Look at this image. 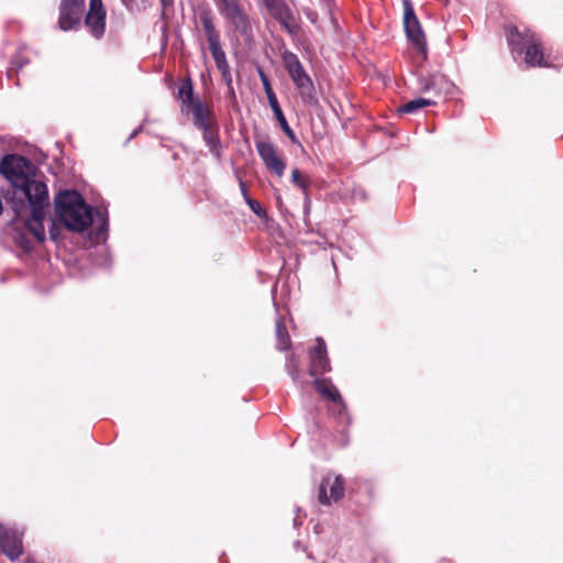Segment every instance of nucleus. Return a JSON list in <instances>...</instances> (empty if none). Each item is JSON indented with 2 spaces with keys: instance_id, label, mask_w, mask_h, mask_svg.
Segmentation results:
<instances>
[{
  "instance_id": "obj_25",
  "label": "nucleus",
  "mask_w": 563,
  "mask_h": 563,
  "mask_svg": "<svg viewBox=\"0 0 563 563\" xmlns=\"http://www.w3.org/2000/svg\"><path fill=\"white\" fill-rule=\"evenodd\" d=\"M14 241L24 251H31L33 249V242L27 236L26 232H16Z\"/></svg>"
},
{
  "instance_id": "obj_26",
  "label": "nucleus",
  "mask_w": 563,
  "mask_h": 563,
  "mask_svg": "<svg viewBox=\"0 0 563 563\" xmlns=\"http://www.w3.org/2000/svg\"><path fill=\"white\" fill-rule=\"evenodd\" d=\"M209 51L214 59L216 65L227 60L225 52L222 49L221 42L209 46Z\"/></svg>"
},
{
  "instance_id": "obj_4",
  "label": "nucleus",
  "mask_w": 563,
  "mask_h": 563,
  "mask_svg": "<svg viewBox=\"0 0 563 563\" xmlns=\"http://www.w3.org/2000/svg\"><path fill=\"white\" fill-rule=\"evenodd\" d=\"M178 98L181 101V111L191 113L194 125L197 129L217 124V118L212 104L202 102L199 96H195L194 84L187 78L178 87Z\"/></svg>"
},
{
  "instance_id": "obj_16",
  "label": "nucleus",
  "mask_w": 563,
  "mask_h": 563,
  "mask_svg": "<svg viewBox=\"0 0 563 563\" xmlns=\"http://www.w3.org/2000/svg\"><path fill=\"white\" fill-rule=\"evenodd\" d=\"M0 547L9 560H18L23 554L22 533L0 526Z\"/></svg>"
},
{
  "instance_id": "obj_32",
  "label": "nucleus",
  "mask_w": 563,
  "mask_h": 563,
  "mask_svg": "<svg viewBox=\"0 0 563 563\" xmlns=\"http://www.w3.org/2000/svg\"><path fill=\"white\" fill-rule=\"evenodd\" d=\"M163 7H167L172 3V0H161Z\"/></svg>"
},
{
  "instance_id": "obj_1",
  "label": "nucleus",
  "mask_w": 563,
  "mask_h": 563,
  "mask_svg": "<svg viewBox=\"0 0 563 563\" xmlns=\"http://www.w3.org/2000/svg\"><path fill=\"white\" fill-rule=\"evenodd\" d=\"M55 217L68 231L82 232L92 223V208L76 190H65L55 197Z\"/></svg>"
},
{
  "instance_id": "obj_6",
  "label": "nucleus",
  "mask_w": 563,
  "mask_h": 563,
  "mask_svg": "<svg viewBox=\"0 0 563 563\" xmlns=\"http://www.w3.org/2000/svg\"><path fill=\"white\" fill-rule=\"evenodd\" d=\"M34 196L27 198L31 217L24 222L25 230L36 242L41 243L45 240L44 218L46 208L48 207V190L46 185H37L33 187Z\"/></svg>"
},
{
  "instance_id": "obj_9",
  "label": "nucleus",
  "mask_w": 563,
  "mask_h": 563,
  "mask_svg": "<svg viewBox=\"0 0 563 563\" xmlns=\"http://www.w3.org/2000/svg\"><path fill=\"white\" fill-rule=\"evenodd\" d=\"M256 151L265 167L277 177H282L286 169V161L277 146L268 137L255 140Z\"/></svg>"
},
{
  "instance_id": "obj_19",
  "label": "nucleus",
  "mask_w": 563,
  "mask_h": 563,
  "mask_svg": "<svg viewBox=\"0 0 563 563\" xmlns=\"http://www.w3.org/2000/svg\"><path fill=\"white\" fill-rule=\"evenodd\" d=\"M199 20L202 25V30L208 42V45L218 44L221 42L220 33L216 29L213 23L212 13L209 9H205L199 13Z\"/></svg>"
},
{
  "instance_id": "obj_31",
  "label": "nucleus",
  "mask_w": 563,
  "mask_h": 563,
  "mask_svg": "<svg viewBox=\"0 0 563 563\" xmlns=\"http://www.w3.org/2000/svg\"><path fill=\"white\" fill-rule=\"evenodd\" d=\"M240 189H241V192H242L244 199L246 200V197H249V194H247V187L243 180H240Z\"/></svg>"
},
{
  "instance_id": "obj_17",
  "label": "nucleus",
  "mask_w": 563,
  "mask_h": 563,
  "mask_svg": "<svg viewBox=\"0 0 563 563\" xmlns=\"http://www.w3.org/2000/svg\"><path fill=\"white\" fill-rule=\"evenodd\" d=\"M419 88L421 92H432L434 96L440 97L443 93H449L453 84L442 74H432L419 78Z\"/></svg>"
},
{
  "instance_id": "obj_10",
  "label": "nucleus",
  "mask_w": 563,
  "mask_h": 563,
  "mask_svg": "<svg viewBox=\"0 0 563 563\" xmlns=\"http://www.w3.org/2000/svg\"><path fill=\"white\" fill-rule=\"evenodd\" d=\"M345 481L342 475L327 474L323 476L318 490V501L323 506L338 503L344 497Z\"/></svg>"
},
{
  "instance_id": "obj_12",
  "label": "nucleus",
  "mask_w": 563,
  "mask_h": 563,
  "mask_svg": "<svg viewBox=\"0 0 563 563\" xmlns=\"http://www.w3.org/2000/svg\"><path fill=\"white\" fill-rule=\"evenodd\" d=\"M85 0H62L59 4L58 25L63 31L77 29L80 25Z\"/></svg>"
},
{
  "instance_id": "obj_30",
  "label": "nucleus",
  "mask_w": 563,
  "mask_h": 563,
  "mask_svg": "<svg viewBox=\"0 0 563 563\" xmlns=\"http://www.w3.org/2000/svg\"><path fill=\"white\" fill-rule=\"evenodd\" d=\"M217 68H218V70H219L221 74H224V73L230 71V65H229V62H228V60H225V62H223V64H222V63H218V64H217Z\"/></svg>"
},
{
  "instance_id": "obj_15",
  "label": "nucleus",
  "mask_w": 563,
  "mask_h": 563,
  "mask_svg": "<svg viewBox=\"0 0 563 563\" xmlns=\"http://www.w3.org/2000/svg\"><path fill=\"white\" fill-rule=\"evenodd\" d=\"M107 11L102 0H89V10L85 18V25L91 35L101 38L106 32Z\"/></svg>"
},
{
  "instance_id": "obj_33",
  "label": "nucleus",
  "mask_w": 563,
  "mask_h": 563,
  "mask_svg": "<svg viewBox=\"0 0 563 563\" xmlns=\"http://www.w3.org/2000/svg\"><path fill=\"white\" fill-rule=\"evenodd\" d=\"M367 493L371 497H373V489L371 487H367Z\"/></svg>"
},
{
  "instance_id": "obj_11",
  "label": "nucleus",
  "mask_w": 563,
  "mask_h": 563,
  "mask_svg": "<svg viewBox=\"0 0 563 563\" xmlns=\"http://www.w3.org/2000/svg\"><path fill=\"white\" fill-rule=\"evenodd\" d=\"M404 26L408 40L426 54V37L410 0H402Z\"/></svg>"
},
{
  "instance_id": "obj_22",
  "label": "nucleus",
  "mask_w": 563,
  "mask_h": 563,
  "mask_svg": "<svg viewBox=\"0 0 563 563\" xmlns=\"http://www.w3.org/2000/svg\"><path fill=\"white\" fill-rule=\"evenodd\" d=\"M434 104H435L434 100L427 99V98H417L415 100H410V101L401 104L398 108V112L399 113H415L424 107H430V106H434Z\"/></svg>"
},
{
  "instance_id": "obj_27",
  "label": "nucleus",
  "mask_w": 563,
  "mask_h": 563,
  "mask_svg": "<svg viewBox=\"0 0 563 563\" xmlns=\"http://www.w3.org/2000/svg\"><path fill=\"white\" fill-rule=\"evenodd\" d=\"M246 203L256 216L261 218L266 217V211L262 208L261 203L257 200L251 197H246Z\"/></svg>"
},
{
  "instance_id": "obj_20",
  "label": "nucleus",
  "mask_w": 563,
  "mask_h": 563,
  "mask_svg": "<svg viewBox=\"0 0 563 563\" xmlns=\"http://www.w3.org/2000/svg\"><path fill=\"white\" fill-rule=\"evenodd\" d=\"M267 100H268L269 107H271L277 122L279 123L282 130L284 131V133L288 136V139L292 143H299L296 134L294 133L292 129L289 126V124L284 115V112L279 106L276 95L267 97Z\"/></svg>"
},
{
  "instance_id": "obj_5",
  "label": "nucleus",
  "mask_w": 563,
  "mask_h": 563,
  "mask_svg": "<svg viewBox=\"0 0 563 563\" xmlns=\"http://www.w3.org/2000/svg\"><path fill=\"white\" fill-rule=\"evenodd\" d=\"M284 68L291 78L296 89L298 90L302 101L309 106L318 103L316 89L311 77L307 74L298 56L290 52L282 53Z\"/></svg>"
},
{
  "instance_id": "obj_3",
  "label": "nucleus",
  "mask_w": 563,
  "mask_h": 563,
  "mask_svg": "<svg viewBox=\"0 0 563 563\" xmlns=\"http://www.w3.org/2000/svg\"><path fill=\"white\" fill-rule=\"evenodd\" d=\"M35 166L32 162L21 155L7 154L0 162V174H2L21 194L27 199L34 196L33 187L45 185L41 180L33 179Z\"/></svg>"
},
{
  "instance_id": "obj_29",
  "label": "nucleus",
  "mask_w": 563,
  "mask_h": 563,
  "mask_svg": "<svg viewBox=\"0 0 563 563\" xmlns=\"http://www.w3.org/2000/svg\"><path fill=\"white\" fill-rule=\"evenodd\" d=\"M221 77H222L223 81L225 82L230 95L234 96L231 70L228 73L221 74Z\"/></svg>"
},
{
  "instance_id": "obj_13",
  "label": "nucleus",
  "mask_w": 563,
  "mask_h": 563,
  "mask_svg": "<svg viewBox=\"0 0 563 563\" xmlns=\"http://www.w3.org/2000/svg\"><path fill=\"white\" fill-rule=\"evenodd\" d=\"M313 385L320 397L323 400L330 401L332 404L331 410L333 413L341 418L344 417L346 413V406L340 391L333 385L332 380L329 378H321V376H319L316 377Z\"/></svg>"
},
{
  "instance_id": "obj_24",
  "label": "nucleus",
  "mask_w": 563,
  "mask_h": 563,
  "mask_svg": "<svg viewBox=\"0 0 563 563\" xmlns=\"http://www.w3.org/2000/svg\"><path fill=\"white\" fill-rule=\"evenodd\" d=\"M286 368L288 371V374L292 377V379H298L299 377V374H300V368H299V362H298V358L295 354H290L288 356V363L286 365Z\"/></svg>"
},
{
  "instance_id": "obj_2",
  "label": "nucleus",
  "mask_w": 563,
  "mask_h": 563,
  "mask_svg": "<svg viewBox=\"0 0 563 563\" xmlns=\"http://www.w3.org/2000/svg\"><path fill=\"white\" fill-rule=\"evenodd\" d=\"M507 44L512 53L523 54L528 67L552 66L541 36L530 29L520 31L516 25L505 26Z\"/></svg>"
},
{
  "instance_id": "obj_34",
  "label": "nucleus",
  "mask_w": 563,
  "mask_h": 563,
  "mask_svg": "<svg viewBox=\"0 0 563 563\" xmlns=\"http://www.w3.org/2000/svg\"><path fill=\"white\" fill-rule=\"evenodd\" d=\"M51 236H52L53 239H55V235H54L53 230H51Z\"/></svg>"
},
{
  "instance_id": "obj_14",
  "label": "nucleus",
  "mask_w": 563,
  "mask_h": 563,
  "mask_svg": "<svg viewBox=\"0 0 563 563\" xmlns=\"http://www.w3.org/2000/svg\"><path fill=\"white\" fill-rule=\"evenodd\" d=\"M309 374L319 377L331 371L325 342L322 338L316 339V344L309 350Z\"/></svg>"
},
{
  "instance_id": "obj_23",
  "label": "nucleus",
  "mask_w": 563,
  "mask_h": 563,
  "mask_svg": "<svg viewBox=\"0 0 563 563\" xmlns=\"http://www.w3.org/2000/svg\"><path fill=\"white\" fill-rule=\"evenodd\" d=\"M291 181L295 186L300 188L306 197H308V189L311 185V180L309 176L301 173L298 168L292 169L291 172Z\"/></svg>"
},
{
  "instance_id": "obj_28",
  "label": "nucleus",
  "mask_w": 563,
  "mask_h": 563,
  "mask_svg": "<svg viewBox=\"0 0 563 563\" xmlns=\"http://www.w3.org/2000/svg\"><path fill=\"white\" fill-rule=\"evenodd\" d=\"M258 75H260L261 81L263 84V88H264L266 97L275 95L267 75L261 69L258 71Z\"/></svg>"
},
{
  "instance_id": "obj_8",
  "label": "nucleus",
  "mask_w": 563,
  "mask_h": 563,
  "mask_svg": "<svg viewBox=\"0 0 563 563\" xmlns=\"http://www.w3.org/2000/svg\"><path fill=\"white\" fill-rule=\"evenodd\" d=\"M262 3L268 14L276 20L282 29L289 35L296 36L299 33L300 26L298 20L286 0H262Z\"/></svg>"
},
{
  "instance_id": "obj_21",
  "label": "nucleus",
  "mask_w": 563,
  "mask_h": 563,
  "mask_svg": "<svg viewBox=\"0 0 563 563\" xmlns=\"http://www.w3.org/2000/svg\"><path fill=\"white\" fill-rule=\"evenodd\" d=\"M276 347L279 351H287L291 346V339L285 321L278 318L275 323Z\"/></svg>"
},
{
  "instance_id": "obj_7",
  "label": "nucleus",
  "mask_w": 563,
  "mask_h": 563,
  "mask_svg": "<svg viewBox=\"0 0 563 563\" xmlns=\"http://www.w3.org/2000/svg\"><path fill=\"white\" fill-rule=\"evenodd\" d=\"M219 13L235 32L244 37L252 35V23L241 0H213Z\"/></svg>"
},
{
  "instance_id": "obj_18",
  "label": "nucleus",
  "mask_w": 563,
  "mask_h": 563,
  "mask_svg": "<svg viewBox=\"0 0 563 563\" xmlns=\"http://www.w3.org/2000/svg\"><path fill=\"white\" fill-rule=\"evenodd\" d=\"M200 130L202 131L203 141L209 147L211 154L216 157L217 161H221L222 145L219 135V124L217 123L212 126H206Z\"/></svg>"
}]
</instances>
